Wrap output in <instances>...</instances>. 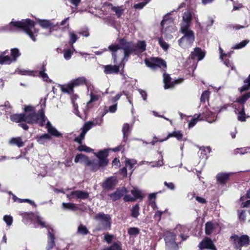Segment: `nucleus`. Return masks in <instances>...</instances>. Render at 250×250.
Instances as JSON below:
<instances>
[{"label":"nucleus","mask_w":250,"mask_h":250,"mask_svg":"<svg viewBox=\"0 0 250 250\" xmlns=\"http://www.w3.org/2000/svg\"><path fill=\"white\" fill-rule=\"evenodd\" d=\"M7 30L15 31L22 29L33 41H36L37 33L34 28V22L29 19L22 20L21 21H11L6 27Z\"/></svg>","instance_id":"nucleus-2"},{"label":"nucleus","mask_w":250,"mask_h":250,"mask_svg":"<svg viewBox=\"0 0 250 250\" xmlns=\"http://www.w3.org/2000/svg\"><path fill=\"white\" fill-rule=\"evenodd\" d=\"M17 72L22 75H33V72L24 69H19L17 70Z\"/></svg>","instance_id":"nucleus-57"},{"label":"nucleus","mask_w":250,"mask_h":250,"mask_svg":"<svg viewBox=\"0 0 250 250\" xmlns=\"http://www.w3.org/2000/svg\"><path fill=\"white\" fill-rule=\"evenodd\" d=\"M121 63L119 65H106L104 66V72L106 74H117L119 71Z\"/></svg>","instance_id":"nucleus-19"},{"label":"nucleus","mask_w":250,"mask_h":250,"mask_svg":"<svg viewBox=\"0 0 250 250\" xmlns=\"http://www.w3.org/2000/svg\"><path fill=\"white\" fill-rule=\"evenodd\" d=\"M104 240L107 242V243H110L112 239H113V236L112 235H109L108 234H105L104 235Z\"/></svg>","instance_id":"nucleus-64"},{"label":"nucleus","mask_w":250,"mask_h":250,"mask_svg":"<svg viewBox=\"0 0 250 250\" xmlns=\"http://www.w3.org/2000/svg\"><path fill=\"white\" fill-rule=\"evenodd\" d=\"M164 185L166 186L168 188L171 190H174L175 188V186L172 183H167V182H165Z\"/></svg>","instance_id":"nucleus-63"},{"label":"nucleus","mask_w":250,"mask_h":250,"mask_svg":"<svg viewBox=\"0 0 250 250\" xmlns=\"http://www.w3.org/2000/svg\"><path fill=\"white\" fill-rule=\"evenodd\" d=\"M136 164V161L134 159H127L125 161V166L126 167H128L129 169H131V173L133 172V167Z\"/></svg>","instance_id":"nucleus-42"},{"label":"nucleus","mask_w":250,"mask_h":250,"mask_svg":"<svg viewBox=\"0 0 250 250\" xmlns=\"http://www.w3.org/2000/svg\"><path fill=\"white\" fill-rule=\"evenodd\" d=\"M128 233L130 235H136L139 233V230L135 227L130 228L128 229Z\"/></svg>","instance_id":"nucleus-56"},{"label":"nucleus","mask_w":250,"mask_h":250,"mask_svg":"<svg viewBox=\"0 0 250 250\" xmlns=\"http://www.w3.org/2000/svg\"><path fill=\"white\" fill-rule=\"evenodd\" d=\"M230 54H226L223 52V50L220 47V58L224 61V64L228 67H231V62L228 58L225 59V57H230Z\"/></svg>","instance_id":"nucleus-28"},{"label":"nucleus","mask_w":250,"mask_h":250,"mask_svg":"<svg viewBox=\"0 0 250 250\" xmlns=\"http://www.w3.org/2000/svg\"><path fill=\"white\" fill-rule=\"evenodd\" d=\"M202 115H203L200 113L198 115H197V117H195L196 115H194V117L193 118V119L191 120V121L188 124V127L189 128L192 127L196 124V123L198 122V121L203 120H204L203 118H201V117Z\"/></svg>","instance_id":"nucleus-36"},{"label":"nucleus","mask_w":250,"mask_h":250,"mask_svg":"<svg viewBox=\"0 0 250 250\" xmlns=\"http://www.w3.org/2000/svg\"><path fill=\"white\" fill-rule=\"evenodd\" d=\"M171 20L164 19L161 21V26H162V32L166 33L175 32L176 30V27L173 25H169L171 23Z\"/></svg>","instance_id":"nucleus-14"},{"label":"nucleus","mask_w":250,"mask_h":250,"mask_svg":"<svg viewBox=\"0 0 250 250\" xmlns=\"http://www.w3.org/2000/svg\"><path fill=\"white\" fill-rule=\"evenodd\" d=\"M89 197L88 192L82 190H75L71 192L70 194H66V197L68 200L72 199L84 200Z\"/></svg>","instance_id":"nucleus-13"},{"label":"nucleus","mask_w":250,"mask_h":250,"mask_svg":"<svg viewBox=\"0 0 250 250\" xmlns=\"http://www.w3.org/2000/svg\"><path fill=\"white\" fill-rule=\"evenodd\" d=\"M192 19V14L189 11H186L183 16V22L181 24V27L183 26H188L190 28V22Z\"/></svg>","instance_id":"nucleus-21"},{"label":"nucleus","mask_w":250,"mask_h":250,"mask_svg":"<svg viewBox=\"0 0 250 250\" xmlns=\"http://www.w3.org/2000/svg\"><path fill=\"white\" fill-rule=\"evenodd\" d=\"M46 127L47 129L48 133L51 135L55 137H59L61 135V134L51 125L49 122H47Z\"/></svg>","instance_id":"nucleus-29"},{"label":"nucleus","mask_w":250,"mask_h":250,"mask_svg":"<svg viewBox=\"0 0 250 250\" xmlns=\"http://www.w3.org/2000/svg\"><path fill=\"white\" fill-rule=\"evenodd\" d=\"M230 239L237 250H241L242 247L248 246L250 242V238L247 235H243L239 237L234 234Z\"/></svg>","instance_id":"nucleus-9"},{"label":"nucleus","mask_w":250,"mask_h":250,"mask_svg":"<svg viewBox=\"0 0 250 250\" xmlns=\"http://www.w3.org/2000/svg\"><path fill=\"white\" fill-rule=\"evenodd\" d=\"M69 34L70 37L69 43L73 45L78 40L77 36L73 32H70Z\"/></svg>","instance_id":"nucleus-55"},{"label":"nucleus","mask_w":250,"mask_h":250,"mask_svg":"<svg viewBox=\"0 0 250 250\" xmlns=\"http://www.w3.org/2000/svg\"><path fill=\"white\" fill-rule=\"evenodd\" d=\"M72 54V52L70 49L64 50L63 52L64 58L66 60H69L71 57Z\"/></svg>","instance_id":"nucleus-60"},{"label":"nucleus","mask_w":250,"mask_h":250,"mask_svg":"<svg viewBox=\"0 0 250 250\" xmlns=\"http://www.w3.org/2000/svg\"><path fill=\"white\" fill-rule=\"evenodd\" d=\"M182 81L183 80L180 79L176 80L172 82L171 81V78L168 74L166 73H164L163 74V82L165 84L164 87L165 89L172 88L175 84L179 83Z\"/></svg>","instance_id":"nucleus-15"},{"label":"nucleus","mask_w":250,"mask_h":250,"mask_svg":"<svg viewBox=\"0 0 250 250\" xmlns=\"http://www.w3.org/2000/svg\"><path fill=\"white\" fill-rule=\"evenodd\" d=\"M88 92H89L90 99L86 103V110H89L93 106V102L97 101L100 97V91L95 88L93 85L87 86Z\"/></svg>","instance_id":"nucleus-10"},{"label":"nucleus","mask_w":250,"mask_h":250,"mask_svg":"<svg viewBox=\"0 0 250 250\" xmlns=\"http://www.w3.org/2000/svg\"><path fill=\"white\" fill-rule=\"evenodd\" d=\"M74 162L76 163L83 164L86 166L90 164V160L88 157L83 154H77L75 158Z\"/></svg>","instance_id":"nucleus-23"},{"label":"nucleus","mask_w":250,"mask_h":250,"mask_svg":"<svg viewBox=\"0 0 250 250\" xmlns=\"http://www.w3.org/2000/svg\"><path fill=\"white\" fill-rule=\"evenodd\" d=\"M145 63L148 67L153 69H155L157 67H160L164 70L167 67L166 62L158 58H152L150 61L146 59Z\"/></svg>","instance_id":"nucleus-12"},{"label":"nucleus","mask_w":250,"mask_h":250,"mask_svg":"<svg viewBox=\"0 0 250 250\" xmlns=\"http://www.w3.org/2000/svg\"><path fill=\"white\" fill-rule=\"evenodd\" d=\"M51 139V137L48 134H44L37 137V141L40 144H44L47 141Z\"/></svg>","instance_id":"nucleus-35"},{"label":"nucleus","mask_w":250,"mask_h":250,"mask_svg":"<svg viewBox=\"0 0 250 250\" xmlns=\"http://www.w3.org/2000/svg\"><path fill=\"white\" fill-rule=\"evenodd\" d=\"M131 193L133 195V198H135V200L137 198H142L141 192L137 188H134L131 190Z\"/></svg>","instance_id":"nucleus-46"},{"label":"nucleus","mask_w":250,"mask_h":250,"mask_svg":"<svg viewBox=\"0 0 250 250\" xmlns=\"http://www.w3.org/2000/svg\"><path fill=\"white\" fill-rule=\"evenodd\" d=\"M191 57L193 59H195L197 57L198 61L202 60L205 57V52L200 48H195L194 51L191 53Z\"/></svg>","instance_id":"nucleus-25"},{"label":"nucleus","mask_w":250,"mask_h":250,"mask_svg":"<svg viewBox=\"0 0 250 250\" xmlns=\"http://www.w3.org/2000/svg\"><path fill=\"white\" fill-rule=\"evenodd\" d=\"M130 130V126L128 124H125L123 126L122 131L124 134V137L126 138L129 130Z\"/></svg>","instance_id":"nucleus-50"},{"label":"nucleus","mask_w":250,"mask_h":250,"mask_svg":"<svg viewBox=\"0 0 250 250\" xmlns=\"http://www.w3.org/2000/svg\"><path fill=\"white\" fill-rule=\"evenodd\" d=\"M73 89L74 87L71 82L66 84L63 85L61 87V90L62 92L69 94L73 92Z\"/></svg>","instance_id":"nucleus-32"},{"label":"nucleus","mask_w":250,"mask_h":250,"mask_svg":"<svg viewBox=\"0 0 250 250\" xmlns=\"http://www.w3.org/2000/svg\"><path fill=\"white\" fill-rule=\"evenodd\" d=\"M165 240L167 250H177L178 245L175 242V235L174 233L167 231L165 234Z\"/></svg>","instance_id":"nucleus-11"},{"label":"nucleus","mask_w":250,"mask_h":250,"mask_svg":"<svg viewBox=\"0 0 250 250\" xmlns=\"http://www.w3.org/2000/svg\"><path fill=\"white\" fill-rule=\"evenodd\" d=\"M250 42V40H245L240 42L239 43H237L233 47V48L236 49H239L244 47L249 42Z\"/></svg>","instance_id":"nucleus-48"},{"label":"nucleus","mask_w":250,"mask_h":250,"mask_svg":"<svg viewBox=\"0 0 250 250\" xmlns=\"http://www.w3.org/2000/svg\"><path fill=\"white\" fill-rule=\"evenodd\" d=\"M231 173H220V186H224L229 182Z\"/></svg>","instance_id":"nucleus-27"},{"label":"nucleus","mask_w":250,"mask_h":250,"mask_svg":"<svg viewBox=\"0 0 250 250\" xmlns=\"http://www.w3.org/2000/svg\"><path fill=\"white\" fill-rule=\"evenodd\" d=\"M250 98V91L236 99L234 103H237V105L235 104H232L233 107L235 108V113L237 114V119L241 122H245L246 119L250 117L246 114L245 108V104Z\"/></svg>","instance_id":"nucleus-4"},{"label":"nucleus","mask_w":250,"mask_h":250,"mask_svg":"<svg viewBox=\"0 0 250 250\" xmlns=\"http://www.w3.org/2000/svg\"><path fill=\"white\" fill-rule=\"evenodd\" d=\"M7 53L8 51H5L0 54V64H9L12 62V59Z\"/></svg>","instance_id":"nucleus-22"},{"label":"nucleus","mask_w":250,"mask_h":250,"mask_svg":"<svg viewBox=\"0 0 250 250\" xmlns=\"http://www.w3.org/2000/svg\"><path fill=\"white\" fill-rule=\"evenodd\" d=\"M62 208L65 209H69L72 211H75L78 209V207L75 204L71 203H63L62 204Z\"/></svg>","instance_id":"nucleus-33"},{"label":"nucleus","mask_w":250,"mask_h":250,"mask_svg":"<svg viewBox=\"0 0 250 250\" xmlns=\"http://www.w3.org/2000/svg\"><path fill=\"white\" fill-rule=\"evenodd\" d=\"M200 249H208L211 250H217L212 241L208 238H205L199 245Z\"/></svg>","instance_id":"nucleus-18"},{"label":"nucleus","mask_w":250,"mask_h":250,"mask_svg":"<svg viewBox=\"0 0 250 250\" xmlns=\"http://www.w3.org/2000/svg\"><path fill=\"white\" fill-rule=\"evenodd\" d=\"M250 89V84L248 83H245L242 87L238 88V91L242 93L244 91L248 90Z\"/></svg>","instance_id":"nucleus-62"},{"label":"nucleus","mask_w":250,"mask_h":250,"mask_svg":"<svg viewBox=\"0 0 250 250\" xmlns=\"http://www.w3.org/2000/svg\"><path fill=\"white\" fill-rule=\"evenodd\" d=\"M107 153V150H101L98 153H95L98 160H94L92 161L90 160V164L87 166H89L90 169L94 171L98 170L100 167H105L108 163L106 159Z\"/></svg>","instance_id":"nucleus-8"},{"label":"nucleus","mask_w":250,"mask_h":250,"mask_svg":"<svg viewBox=\"0 0 250 250\" xmlns=\"http://www.w3.org/2000/svg\"><path fill=\"white\" fill-rule=\"evenodd\" d=\"M85 131L83 132V131L80 133V135L76 137L75 138L74 141L79 143V144H81L82 143V141L84 139L85 135Z\"/></svg>","instance_id":"nucleus-53"},{"label":"nucleus","mask_w":250,"mask_h":250,"mask_svg":"<svg viewBox=\"0 0 250 250\" xmlns=\"http://www.w3.org/2000/svg\"><path fill=\"white\" fill-rule=\"evenodd\" d=\"M211 149L209 147H201L198 152L200 158L206 160L208 159V154L210 153Z\"/></svg>","instance_id":"nucleus-24"},{"label":"nucleus","mask_w":250,"mask_h":250,"mask_svg":"<svg viewBox=\"0 0 250 250\" xmlns=\"http://www.w3.org/2000/svg\"><path fill=\"white\" fill-rule=\"evenodd\" d=\"M77 232L81 235H85L87 234L89 232V231L86 226L80 224L78 228Z\"/></svg>","instance_id":"nucleus-40"},{"label":"nucleus","mask_w":250,"mask_h":250,"mask_svg":"<svg viewBox=\"0 0 250 250\" xmlns=\"http://www.w3.org/2000/svg\"><path fill=\"white\" fill-rule=\"evenodd\" d=\"M159 43L161 47L165 51L167 50L169 48V45L167 42L163 40L162 38H159Z\"/></svg>","instance_id":"nucleus-54"},{"label":"nucleus","mask_w":250,"mask_h":250,"mask_svg":"<svg viewBox=\"0 0 250 250\" xmlns=\"http://www.w3.org/2000/svg\"><path fill=\"white\" fill-rule=\"evenodd\" d=\"M9 143L10 144L17 146L19 147H21L24 146V143L20 137L11 138L9 140Z\"/></svg>","instance_id":"nucleus-30"},{"label":"nucleus","mask_w":250,"mask_h":250,"mask_svg":"<svg viewBox=\"0 0 250 250\" xmlns=\"http://www.w3.org/2000/svg\"><path fill=\"white\" fill-rule=\"evenodd\" d=\"M239 212V219L241 221L245 222L247 220L248 210H242Z\"/></svg>","instance_id":"nucleus-47"},{"label":"nucleus","mask_w":250,"mask_h":250,"mask_svg":"<svg viewBox=\"0 0 250 250\" xmlns=\"http://www.w3.org/2000/svg\"><path fill=\"white\" fill-rule=\"evenodd\" d=\"M129 44L132 45L133 49L131 51V54L134 53L135 54L142 53L146 50V44L144 41H140L137 44L132 42H128Z\"/></svg>","instance_id":"nucleus-16"},{"label":"nucleus","mask_w":250,"mask_h":250,"mask_svg":"<svg viewBox=\"0 0 250 250\" xmlns=\"http://www.w3.org/2000/svg\"><path fill=\"white\" fill-rule=\"evenodd\" d=\"M133 47L132 44H129L124 39H120L119 44L110 45L108 49L111 52L114 62L116 63L118 59H121L122 62L127 60L131 55Z\"/></svg>","instance_id":"nucleus-1"},{"label":"nucleus","mask_w":250,"mask_h":250,"mask_svg":"<svg viewBox=\"0 0 250 250\" xmlns=\"http://www.w3.org/2000/svg\"><path fill=\"white\" fill-rule=\"evenodd\" d=\"M180 31L184 35L178 40L179 46L184 48L191 46L195 40L194 32L186 25L180 27Z\"/></svg>","instance_id":"nucleus-5"},{"label":"nucleus","mask_w":250,"mask_h":250,"mask_svg":"<svg viewBox=\"0 0 250 250\" xmlns=\"http://www.w3.org/2000/svg\"><path fill=\"white\" fill-rule=\"evenodd\" d=\"M117 182L116 178L114 177H109L102 184V187L105 189H111L116 184Z\"/></svg>","instance_id":"nucleus-17"},{"label":"nucleus","mask_w":250,"mask_h":250,"mask_svg":"<svg viewBox=\"0 0 250 250\" xmlns=\"http://www.w3.org/2000/svg\"><path fill=\"white\" fill-rule=\"evenodd\" d=\"M105 249V250H122L120 245L118 243H114L110 247Z\"/></svg>","instance_id":"nucleus-59"},{"label":"nucleus","mask_w":250,"mask_h":250,"mask_svg":"<svg viewBox=\"0 0 250 250\" xmlns=\"http://www.w3.org/2000/svg\"><path fill=\"white\" fill-rule=\"evenodd\" d=\"M38 22L40 26L44 28L51 29L55 26V24L52 21L39 20Z\"/></svg>","instance_id":"nucleus-26"},{"label":"nucleus","mask_w":250,"mask_h":250,"mask_svg":"<svg viewBox=\"0 0 250 250\" xmlns=\"http://www.w3.org/2000/svg\"><path fill=\"white\" fill-rule=\"evenodd\" d=\"M73 87L79 86L84 84L86 82V79L84 77H79L70 82Z\"/></svg>","instance_id":"nucleus-31"},{"label":"nucleus","mask_w":250,"mask_h":250,"mask_svg":"<svg viewBox=\"0 0 250 250\" xmlns=\"http://www.w3.org/2000/svg\"><path fill=\"white\" fill-rule=\"evenodd\" d=\"M78 150L80 151H84L86 152H91L93 150L92 148L84 145H82V144L78 147Z\"/></svg>","instance_id":"nucleus-51"},{"label":"nucleus","mask_w":250,"mask_h":250,"mask_svg":"<svg viewBox=\"0 0 250 250\" xmlns=\"http://www.w3.org/2000/svg\"><path fill=\"white\" fill-rule=\"evenodd\" d=\"M126 192L127 190L126 188L123 187L121 188L117 189L115 192L110 194L109 196L113 201H115L119 199Z\"/></svg>","instance_id":"nucleus-20"},{"label":"nucleus","mask_w":250,"mask_h":250,"mask_svg":"<svg viewBox=\"0 0 250 250\" xmlns=\"http://www.w3.org/2000/svg\"><path fill=\"white\" fill-rule=\"evenodd\" d=\"M131 216L134 218H136L139 214V207L138 205H135L133 206L131 210Z\"/></svg>","instance_id":"nucleus-45"},{"label":"nucleus","mask_w":250,"mask_h":250,"mask_svg":"<svg viewBox=\"0 0 250 250\" xmlns=\"http://www.w3.org/2000/svg\"><path fill=\"white\" fill-rule=\"evenodd\" d=\"M24 116L23 114H16L10 116V119L13 122L20 123L23 122Z\"/></svg>","instance_id":"nucleus-37"},{"label":"nucleus","mask_w":250,"mask_h":250,"mask_svg":"<svg viewBox=\"0 0 250 250\" xmlns=\"http://www.w3.org/2000/svg\"><path fill=\"white\" fill-rule=\"evenodd\" d=\"M45 68L44 66H43L42 67V69L40 71L39 73V76L40 77H41L43 81L47 82H50L51 81L49 79V77L46 73H45Z\"/></svg>","instance_id":"nucleus-43"},{"label":"nucleus","mask_w":250,"mask_h":250,"mask_svg":"<svg viewBox=\"0 0 250 250\" xmlns=\"http://www.w3.org/2000/svg\"><path fill=\"white\" fill-rule=\"evenodd\" d=\"M11 54L12 56L11 59H12V62H15L17 58L20 55L19 50L17 48H13L11 50Z\"/></svg>","instance_id":"nucleus-44"},{"label":"nucleus","mask_w":250,"mask_h":250,"mask_svg":"<svg viewBox=\"0 0 250 250\" xmlns=\"http://www.w3.org/2000/svg\"><path fill=\"white\" fill-rule=\"evenodd\" d=\"M149 0H146L145 2H141L134 4V8L135 9H142L148 2Z\"/></svg>","instance_id":"nucleus-61"},{"label":"nucleus","mask_w":250,"mask_h":250,"mask_svg":"<svg viewBox=\"0 0 250 250\" xmlns=\"http://www.w3.org/2000/svg\"><path fill=\"white\" fill-rule=\"evenodd\" d=\"M209 96V92L208 91H205L201 95L200 98L201 102H205L206 100H208Z\"/></svg>","instance_id":"nucleus-58"},{"label":"nucleus","mask_w":250,"mask_h":250,"mask_svg":"<svg viewBox=\"0 0 250 250\" xmlns=\"http://www.w3.org/2000/svg\"><path fill=\"white\" fill-rule=\"evenodd\" d=\"M214 229V226L211 222H207L206 224L205 232L207 235L212 233Z\"/></svg>","instance_id":"nucleus-41"},{"label":"nucleus","mask_w":250,"mask_h":250,"mask_svg":"<svg viewBox=\"0 0 250 250\" xmlns=\"http://www.w3.org/2000/svg\"><path fill=\"white\" fill-rule=\"evenodd\" d=\"M105 114V113H104L101 116H98L94 118L93 121H91L94 126H100L102 125L103 123V117L104 116Z\"/></svg>","instance_id":"nucleus-34"},{"label":"nucleus","mask_w":250,"mask_h":250,"mask_svg":"<svg viewBox=\"0 0 250 250\" xmlns=\"http://www.w3.org/2000/svg\"><path fill=\"white\" fill-rule=\"evenodd\" d=\"M175 137L178 140H181L183 138V134L180 131H175L172 133H169L166 140H167L169 137Z\"/></svg>","instance_id":"nucleus-38"},{"label":"nucleus","mask_w":250,"mask_h":250,"mask_svg":"<svg viewBox=\"0 0 250 250\" xmlns=\"http://www.w3.org/2000/svg\"><path fill=\"white\" fill-rule=\"evenodd\" d=\"M24 110L23 122L28 124H38L40 126L44 125L45 118L42 109L39 110L38 113L36 114L34 108L28 105L25 106Z\"/></svg>","instance_id":"nucleus-3"},{"label":"nucleus","mask_w":250,"mask_h":250,"mask_svg":"<svg viewBox=\"0 0 250 250\" xmlns=\"http://www.w3.org/2000/svg\"><path fill=\"white\" fill-rule=\"evenodd\" d=\"M94 219L97 222L96 230L104 231L110 229L112 219L110 215L100 212L95 216Z\"/></svg>","instance_id":"nucleus-6"},{"label":"nucleus","mask_w":250,"mask_h":250,"mask_svg":"<svg viewBox=\"0 0 250 250\" xmlns=\"http://www.w3.org/2000/svg\"><path fill=\"white\" fill-rule=\"evenodd\" d=\"M37 222L41 226L45 228L47 230V244L46 250H51L55 246V231L53 227L51 225H46L45 222L42 220V218L39 216H36Z\"/></svg>","instance_id":"nucleus-7"},{"label":"nucleus","mask_w":250,"mask_h":250,"mask_svg":"<svg viewBox=\"0 0 250 250\" xmlns=\"http://www.w3.org/2000/svg\"><path fill=\"white\" fill-rule=\"evenodd\" d=\"M111 9L115 13L118 18H120L124 12V8L123 6L116 7L112 6Z\"/></svg>","instance_id":"nucleus-39"},{"label":"nucleus","mask_w":250,"mask_h":250,"mask_svg":"<svg viewBox=\"0 0 250 250\" xmlns=\"http://www.w3.org/2000/svg\"><path fill=\"white\" fill-rule=\"evenodd\" d=\"M94 125L91 121L87 122L84 124L82 128V131L83 132L85 131V133H86Z\"/></svg>","instance_id":"nucleus-49"},{"label":"nucleus","mask_w":250,"mask_h":250,"mask_svg":"<svg viewBox=\"0 0 250 250\" xmlns=\"http://www.w3.org/2000/svg\"><path fill=\"white\" fill-rule=\"evenodd\" d=\"M3 220L6 223L8 226L12 225L13 219L11 216L5 215L3 216Z\"/></svg>","instance_id":"nucleus-52"}]
</instances>
